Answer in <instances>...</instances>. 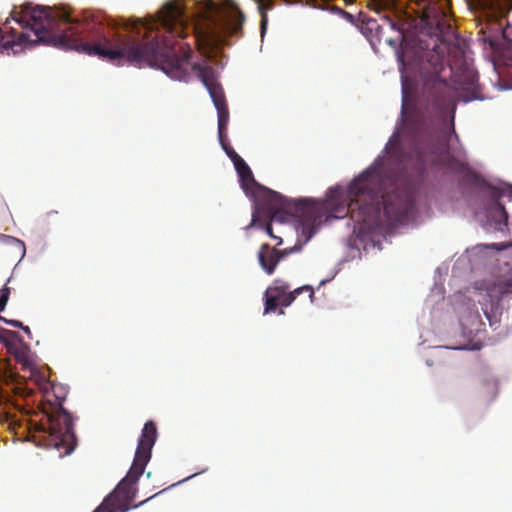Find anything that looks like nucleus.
<instances>
[{
    "mask_svg": "<svg viewBox=\"0 0 512 512\" xmlns=\"http://www.w3.org/2000/svg\"><path fill=\"white\" fill-rule=\"evenodd\" d=\"M0 320L5 322V320H7V319L2 317V316H0Z\"/></svg>",
    "mask_w": 512,
    "mask_h": 512,
    "instance_id": "27",
    "label": "nucleus"
},
{
    "mask_svg": "<svg viewBox=\"0 0 512 512\" xmlns=\"http://www.w3.org/2000/svg\"><path fill=\"white\" fill-rule=\"evenodd\" d=\"M149 499H150V498H148V499H146V500H144V501H141L138 505H135L134 507H138V506H140V505L144 504V503H145L146 501H148Z\"/></svg>",
    "mask_w": 512,
    "mask_h": 512,
    "instance_id": "26",
    "label": "nucleus"
},
{
    "mask_svg": "<svg viewBox=\"0 0 512 512\" xmlns=\"http://www.w3.org/2000/svg\"><path fill=\"white\" fill-rule=\"evenodd\" d=\"M5 365H6V364H2V363L0 362V378H1L2 376H4V372H3V367H2V366H5Z\"/></svg>",
    "mask_w": 512,
    "mask_h": 512,
    "instance_id": "24",
    "label": "nucleus"
},
{
    "mask_svg": "<svg viewBox=\"0 0 512 512\" xmlns=\"http://www.w3.org/2000/svg\"><path fill=\"white\" fill-rule=\"evenodd\" d=\"M219 141L223 150L226 152L227 156L231 159V161L236 160V158L239 157L236 151L227 142V136L225 138H219Z\"/></svg>",
    "mask_w": 512,
    "mask_h": 512,
    "instance_id": "16",
    "label": "nucleus"
},
{
    "mask_svg": "<svg viewBox=\"0 0 512 512\" xmlns=\"http://www.w3.org/2000/svg\"><path fill=\"white\" fill-rule=\"evenodd\" d=\"M424 69L427 74L409 122L410 129L418 138L416 159L421 169L438 167L447 160V168L461 171L463 164L448 153L447 144L433 142L432 120L444 119L454 98L453 87L440 76L445 69L444 54L436 50L427 52Z\"/></svg>",
    "mask_w": 512,
    "mask_h": 512,
    "instance_id": "2",
    "label": "nucleus"
},
{
    "mask_svg": "<svg viewBox=\"0 0 512 512\" xmlns=\"http://www.w3.org/2000/svg\"><path fill=\"white\" fill-rule=\"evenodd\" d=\"M419 7L422 21L439 33L449 32L452 29L448 20L450 0H409Z\"/></svg>",
    "mask_w": 512,
    "mask_h": 512,
    "instance_id": "9",
    "label": "nucleus"
},
{
    "mask_svg": "<svg viewBox=\"0 0 512 512\" xmlns=\"http://www.w3.org/2000/svg\"><path fill=\"white\" fill-rule=\"evenodd\" d=\"M57 213H58L57 211H50V212L47 213V217L56 215Z\"/></svg>",
    "mask_w": 512,
    "mask_h": 512,
    "instance_id": "25",
    "label": "nucleus"
},
{
    "mask_svg": "<svg viewBox=\"0 0 512 512\" xmlns=\"http://www.w3.org/2000/svg\"><path fill=\"white\" fill-rule=\"evenodd\" d=\"M498 288L502 295L512 293V277L499 282Z\"/></svg>",
    "mask_w": 512,
    "mask_h": 512,
    "instance_id": "18",
    "label": "nucleus"
},
{
    "mask_svg": "<svg viewBox=\"0 0 512 512\" xmlns=\"http://www.w3.org/2000/svg\"><path fill=\"white\" fill-rule=\"evenodd\" d=\"M198 17L203 27L190 25L186 10L177 0L167 2L152 23H134L131 34L114 33L100 12L84 11L72 16L63 9L24 5V48L37 44L51 45L64 50H75L89 56L120 64L148 65L164 71L176 80H187L190 72L196 74L207 88L218 114V137L227 136L229 110L216 72L205 61L190 62L191 44L200 41L216 45L223 37H240L245 16L232 0L198 3Z\"/></svg>",
    "mask_w": 512,
    "mask_h": 512,
    "instance_id": "1",
    "label": "nucleus"
},
{
    "mask_svg": "<svg viewBox=\"0 0 512 512\" xmlns=\"http://www.w3.org/2000/svg\"><path fill=\"white\" fill-rule=\"evenodd\" d=\"M44 391L43 413L47 418L48 427L44 428L48 432L50 439L49 445L55 448H65L71 452L75 447L76 436L74 434L73 420L70 413L63 407L66 400L67 390L60 384L48 383Z\"/></svg>",
    "mask_w": 512,
    "mask_h": 512,
    "instance_id": "6",
    "label": "nucleus"
},
{
    "mask_svg": "<svg viewBox=\"0 0 512 512\" xmlns=\"http://www.w3.org/2000/svg\"><path fill=\"white\" fill-rule=\"evenodd\" d=\"M302 245H295L292 248L279 250L271 248L269 244H262L258 252V260L261 268L268 274L274 273L278 263L287 255L299 251Z\"/></svg>",
    "mask_w": 512,
    "mask_h": 512,
    "instance_id": "11",
    "label": "nucleus"
},
{
    "mask_svg": "<svg viewBox=\"0 0 512 512\" xmlns=\"http://www.w3.org/2000/svg\"><path fill=\"white\" fill-rule=\"evenodd\" d=\"M10 296V289L6 285L0 289V311H3Z\"/></svg>",
    "mask_w": 512,
    "mask_h": 512,
    "instance_id": "17",
    "label": "nucleus"
},
{
    "mask_svg": "<svg viewBox=\"0 0 512 512\" xmlns=\"http://www.w3.org/2000/svg\"><path fill=\"white\" fill-rule=\"evenodd\" d=\"M157 439V428L153 421L144 424L135 456L127 475L120 481L114 492L94 512H126L128 504L136 495L135 484L151 459L152 448Z\"/></svg>",
    "mask_w": 512,
    "mask_h": 512,
    "instance_id": "5",
    "label": "nucleus"
},
{
    "mask_svg": "<svg viewBox=\"0 0 512 512\" xmlns=\"http://www.w3.org/2000/svg\"><path fill=\"white\" fill-rule=\"evenodd\" d=\"M21 329L30 337L31 336V330L28 326L22 325Z\"/></svg>",
    "mask_w": 512,
    "mask_h": 512,
    "instance_id": "23",
    "label": "nucleus"
},
{
    "mask_svg": "<svg viewBox=\"0 0 512 512\" xmlns=\"http://www.w3.org/2000/svg\"><path fill=\"white\" fill-rule=\"evenodd\" d=\"M403 93H404V94L406 93L405 85H403Z\"/></svg>",
    "mask_w": 512,
    "mask_h": 512,
    "instance_id": "28",
    "label": "nucleus"
},
{
    "mask_svg": "<svg viewBox=\"0 0 512 512\" xmlns=\"http://www.w3.org/2000/svg\"><path fill=\"white\" fill-rule=\"evenodd\" d=\"M236 171L240 178L241 186L246 193L257 186L253 173L247 164L242 165L241 168L236 169Z\"/></svg>",
    "mask_w": 512,
    "mask_h": 512,
    "instance_id": "13",
    "label": "nucleus"
},
{
    "mask_svg": "<svg viewBox=\"0 0 512 512\" xmlns=\"http://www.w3.org/2000/svg\"><path fill=\"white\" fill-rule=\"evenodd\" d=\"M0 210L5 213L8 211V207L5 203V201L0 197Z\"/></svg>",
    "mask_w": 512,
    "mask_h": 512,
    "instance_id": "21",
    "label": "nucleus"
},
{
    "mask_svg": "<svg viewBox=\"0 0 512 512\" xmlns=\"http://www.w3.org/2000/svg\"><path fill=\"white\" fill-rule=\"evenodd\" d=\"M490 189L491 197L494 200V207L502 214V217L504 218V221L506 223L508 219V214L505 210L504 205L499 201V199L504 196L512 199V185H508L503 188L490 187Z\"/></svg>",
    "mask_w": 512,
    "mask_h": 512,
    "instance_id": "12",
    "label": "nucleus"
},
{
    "mask_svg": "<svg viewBox=\"0 0 512 512\" xmlns=\"http://www.w3.org/2000/svg\"><path fill=\"white\" fill-rule=\"evenodd\" d=\"M5 323H7L15 328H20V329L23 325V323L18 320H5Z\"/></svg>",
    "mask_w": 512,
    "mask_h": 512,
    "instance_id": "20",
    "label": "nucleus"
},
{
    "mask_svg": "<svg viewBox=\"0 0 512 512\" xmlns=\"http://www.w3.org/2000/svg\"><path fill=\"white\" fill-rule=\"evenodd\" d=\"M365 29L371 33H374V37L377 39V41L381 42L383 38V27L378 23L376 19H368L365 22Z\"/></svg>",
    "mask_w": 512,
    "mask_h": 512,
    "instance_id": "14",
    "label": "nucleus"
},
{
    "mask_svg": "<svg viewBox=\"0 0 512 512\" xmlns=\"http://www.w3.org/2000/svg\"><path fill=\"white\" fill-rule=\"evenodd\" d=\"M380 172L373 167L361 173L349 186V203L339 209L369 229H393L405 222L413 207L411 194L394 189L382 193Z\"/></svg>",
    "mask_w": 512,
    "mask_h": 512,
    "instance_id": "3",
    "label": "nucleus"
},
{
    "mask_svg": "<svg viewBox=\"0 0 512 512\" xmlns=\"http://www.w3.org/2000/svg\"><path fill=\"white\" fill-rule=\"evenodd\" d=\"M232 162L235 166V169L241 168L242 165L247 164L241 156H239L238 158H236V160H233Z\"/></svg>",
    "mask_w": 512,
    "mask_h": 512,
    "instance_id": "19",
    "label": "nucleus"
},
{
    "mask_svg": "<svg viewBox=\"0 0 512 512\" xmlns=\"http://www.w3.org/2000/svg\"><path fill=\"white\" fill-rule=\"evenodd\" d=\"M368 8L381 14L382 20L387 23L392 30L403 34L404 26L412 18V13L406 8V2L402 0H367Z\"/></svg>",
    "mask_w": 512,
    "mask_h": 512,
    "instance_id": "7",
    "label": "nucleus"
},
{
    "mask_svg": "<svg viewBox=\"0 0 512 512\" xmlns=\"http://www.w3.org/2000/svg\"><path fill=\"white\" fill-rule=\"evenodd\" d=\"M0 343L5 346L9 354L15 357L17 363L22 365L23 370L30 369L29 347L17 332L3 328Z\"/></svg>",
    "mask_w": 512,
    "mask_h": 512,
    "instance_id": "10",
    "label": "nucleus"
},
{
    "mask_svg": "<svg viewBox=\"0 0 512 512\" xmlns=\"http://www.w3.org/2000/svg\"><path fill=\"white\" fill-rule=\"evenodd\" d=\"M2 238L5 240L7 244L13 245L19 251L21 258L24 257L26 249L23 241L7 235H2Z\"/></svg>",
    "mask_w": 512,
    "mask_h": 512,
    "instance_id": "15",
    "label": "nucleus"
},
{
    "mask_svg": "<svg viewBox=\"0 0 512 512\" xmlns=\"http://www.w3.org/2000/svg\"><path fill=\"white\" fill-rule=\"evenodd\" d=\"M285 214L298 217L297 231L307 243L322 223L323 207L317 203L304 200L293 201L280 193L265 189L255 202L251 225L264 228L265 232L277 240L276 246L282 244V239L273 234L272 221H284Z\"/></svg>",
    "mask_w": 512,
    "mask_h": 512,
    "instance_id": "4",
    "label": "nucleus"
},
{
    "mask_svg": "<svg viewBox=\"0 0 512 512\" xmlns=\"http://www.w3.org/2000/svg\"><path fill=\"white\" fill-rule=\"evenodd\" d=\"M308 292L309 298L312 300L314 297V290L311 286L305 285L290 291V286L281 281L275 280L273 285L269 286L264 294V314L275 311L278 306H289L302 292Z\"/></svg>",
    "mask_w": 512,
    "mask_h": 512,
    "instance_id": "8",
    "label": "nucleus"
},
{
    "mask_svg": "<svg viewBox=\"0 0 512 512\" xmlns=\"http://www.w3.org/2000/svg\"><path fill=\"white\" fill-rule=\"evenodd\" d=\"M385 42L387 44H389L390 46H392V47H396V45H397V41L393 40V39H390V38L385 39Z\"/></svg>",
    "mask_w": 512,
    "mask_h": 512,
    "instance_id": "22",
    "label": "nucleus"
}]
</instances>
